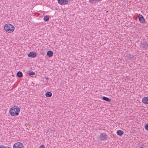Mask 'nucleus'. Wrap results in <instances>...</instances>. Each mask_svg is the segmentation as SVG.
Here are the masks:
<instances>
[{"label":"nucleus","mask_w":148,"mask_h":148,"mask_svg":"<svg viewBox=\"0 0 148 148\" xmlns=\"http://www.w3.org/2000/svg\"><path fill=\"white\" fill-rule=\"evenodd\" d=\"M144 147L142 146L140 147V148H144Z\"/></svg>","instance_id":"obj_23"},{"label":"nucleus","mask_w":148,"mask_h":148,"mask_svg":"<svg viewBox=\"0 0 148 148\" xmlns=\"http://www.w3.org/2000/svg\"><path fill=\"white\" fill-rule=\"evenodd\" d=\"M107 135L105 133H103L101 134L99 138L100 140H106L107 138Z\"/></svg>","instance_id":"obj_4"},{"label":"nucleus","mask_w":148,"mask_h":148,"mask_svg":"<svg viewBox=\"0 0 148 148\" xmlns=\"http://www.w3.org/2000/svg\"><path fill=\"white\" fill-rule=\"evenodd\" d=\"M103 100L107 101L108 102H110L111 101V99L105 97H103L102 98Z\"/></svg>","instance_id":"obj_13"},{"label":"nucleus","mask_w":148,"mask_h":148,"mask_svg":"<svg viewBox=\"0 0 148 148\" xmlns=\"http://www.w3.org/2000/svg\"><path fill=\"white\" fill-rule=\"evenodd\" d=\"M36 53L32 51L30 52L28 54V57L29 58H34L36 57Z\"/></svg>","instance_id":"obj_7"},{"label":"nucleus","mask_w":148,"mask_h":148,"mask_svg":"<svg viewBox=\"0 0 148 148\" xmlns=\"http://www.w3.org/2000/svg\"><path fill=\"white\" fill-rule=\"evenodd\" d=\"M6 147L7 148H11V147H8V146H6V147Z\"/></svg>","instance_id":"obj_22"},{"label":"nucleus","mask_w":148,"mask_h":148,"mask_svg":"<svg viewBox=\"0 0 148 148\" xmlns=\"http://www.w3.org/2000/svg\"><path fill=\"white\" fill-rule=\"evenodd\" d=\"M142 101L144 104H148V97H146L143 98Z\"/></svg>","instance_id":"obj_8"},{"label":"nucleus","mask_w":148,"mask_h":148,"mask_svg":"<svg viewBox=\"0 0 148 148\" xmlns=\"http://www.w3.org/2000/svg\"><path fill=\"white\" fill-rule=\"evenodd\" d=\"M4 29L7 32L10 33L14 31V26L10 24H7L5 25Z\"/></svg>","instance_id":"obj_2"},{"label":"nucleus","mask_w":148,"mask_h":148,"mask_svg":"<svg viewBox=\"0 0 148 148\" xmlns=\"http://www.w3.org/2000/svg\"><path fill=\"white\" fill-rule=\"evenodd\" d=\"M17 75L19 77H23V74L21 72L19 71L17 73Z\"/></svg>","instance_id":"obj_12"},{"label":"nucleus","mask_w":148,"mask_h":148,"mask_svg":"<svg viewBox=\"0 0 148 148\" xmlns=\"http://www.w3.org/2000/svg\"><path fill=\"white\" fill-rule=\"evenodd\" d=\"M0 148H7L5 147H4L3 145H1L0 146Z\"/></svg>","instance_id":"obj_20"},{"label":"nucleus","mask_w":148,"mask_h":148,"mask_svg":"<svg viewBox=\"0 0 148 148\" xmlns=\"http://www.w3.org/2000/svg\"><path fill=\"white\" fill-rule=\"evenodd\" d=\"M23 144L20 142H17L15 143L13 146V148H23Z\"/></svg>","instance_id":"obj_3"},{"label":"nucleus","mask_w":148,"mask_h":148,"mask_svg":"<svg viewBox=\"0 0 148 148\" xmlns=\"http://www.w3.org/2000/svg\"><path fill=\"white\" fill-rule=\"evenodd\" d=\"M53 53L52 51L50 50L47 51V55L48 57H51L53 56Z\"/></svg>","instance_id":"obj_10"},{"label":"nucleus","mask_w":148,"mask_h":148,"mask_svg":"<svg viewBox=\"0 0 148 148\" xmlns=\"http://www.w3.org/2000/svg\"><path fill=\"white\" fill-rule=\"evenodd\" d=\"M45 78L46 79V80H48V78H47V77H45Z\"/></svg>","instance_id":"obj_21"},{"label":"nucleus","mask_w":148,"mask_h":148,"mask_svg":"<svg viewBox=\"0 0 148 148\" xmlns=\"http://www.w3.org/2000/svg\"><path fill=\"white\" fill-rule=\"evenodd\" d=\"M145 127L146 130L148 131V123L145 125Z\"/></svg>","instance_id":"obj_17"},{"label":"nucleus","mask_w":148,"mask_h":148,"mask_svg":"<svg viewBox=\"0 0 148 148\" xmlns=\"http://www.w3.org/2000/svg\"><path fill=\"white\" fill-rule=\"evenodd\" d=\"M27 73L30 75H34L35 74V73L34 72L32 71H27Z\"/></svg>","instance_id":"obj_15"},{"label":"nucleus","mask_w":148,"mask_h":148,"mask_svg":"<svg viewBox=\"0 0 148 148\" xmlns=\"http://www.w3.org/2000/svg\"><path fill=\"white\" fill-rule=\"evenodd\" d=\"M68 0H58V3L61 5H65L67 4Z\"/></svg>","instance_id":"obj_6"},{"label":"nucleus","mask_w":148,"mask_h":148,"mask_svg":"<svg viewBox=\"0 0 148 148\" xmlns=\"http://www.w3.org/2000/svg\"><path fill=\"white\" fill-rule=\"evenodd\" d=\"M20 111V109L18 107L14 106L10 109L9 113L11 116H15L19 114Z\"/></svg>","instance_id":"obj_1"},{"label":"nucleus","mask_w":148,"mask_h":148,"mask_svg":"<svg viewBox=\"0 0 148 148\" xmlns=\"http://www.w3.org/2000/svg\"><path fill=\"white\" fill-rule=\"evenodd\" d=\"M52 95V93L50 92H47L45 93V96L47 97H50Z\"/></svg>","instance_id":"obj_14"},{"label":"nucleus","mask_w":148,"mask_h":148,"mask_svg":"<svg viewBox=\"0 0 148 148\" xmlns=\"http://www.w3.org/2000/svg\"><path fill=\"white\" fill-rule=\"evenodd\" d=\"M45 147V146L43 145H41L40 147V148H44Z\"/></svg>","instance_id":"obj_19"},{"label":"nucleus","mask_w":148,"mask_h":148,"mask_svg":"<svg viewBox=\"0 0 148 148\" xmlns=\"http://www.w3.org/2000/svg\"><path fill=\"white\" fill-rule=\"evenodd\" d=\"M49 16H46L44 18V20L45 21H47L49 20Z\"/></svg>","instance_id":"obj_16"},{"label":"nucleus","mask_w":148,"mask_h":148,"mask_svg":"<svg viewBox=\"0 0 148 148\" xmlns=\"http://www.w3.org/2000/svg\"><path fill=\"white\" fill-rule=\"evenodd\" d=\"M138 18L140 22L142 23H145V20L143 16L141 14H139Z\"/></svg>","instance_id":"obj_5"},{"label":"nucleus","mask_w":148,"mask_h":148,"mask_svg":"<svg viewBox=\"0 0 148 148\" xmlns=\"http://www.w3.org/2000/svg\"><path fill=\"white\" fill-rule=\"evenodd\" d=\"M142 46L143 48H145L148 46V43L144 41L142 43Z\"/></svg>","instance_id":"obj_9"},{"label":"nucleus","mask_w":148,"mask_h":148,"mask_svg":"<svg viewBox=\"0 0 148 148\" xmlns=\"http://www.w3.org/2000/svg\"><path fill=\"white\" fill-rule=\"evenodd\" d=\"M90 1V2L92 1H100L101 0H89Z\"/></svg>","instance_id":"obj_18"},{"label":"nucleus","mask_w":148,"mask_h":148,"mask_svg":"<svg viewBox=\"0 0 148 148\" xmlns=\"http://www.w3.org/2000/svg\"><path fill=\"white\" fill-rule=\"evenodd\" d=\"M117 134L119 136H121L124 134V132L121 130H118L116 132Z\"/></svg>","instance_id":"obj_11"}]
</instances>
